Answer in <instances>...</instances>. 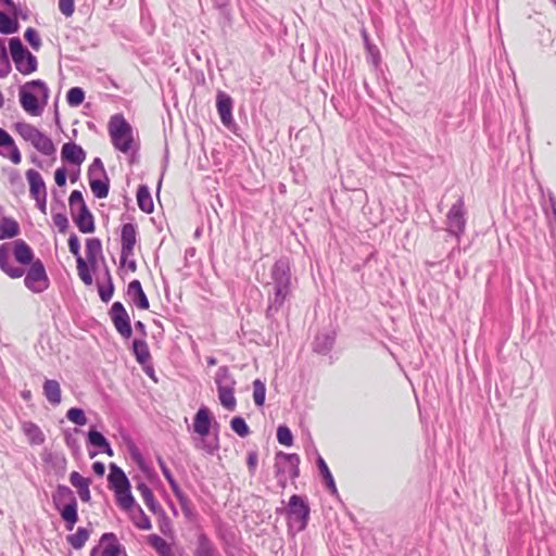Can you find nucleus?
<instances>
[{"label": "nucleus", "mask_w": 556, "mask_h": 556, "mask_svg": "<svg viewBox=\"0 0 556 556\" xmlns=\"http://www.w3.org/2000/svg\"><path fill=\"white\" fill-rule=\"evenodd\" d=\"M231 430L240 438H245L250 434V427L242 416H235L230 420Z\"/></svg>", "instance_id": "603ef678"}, {"label": "nucleus", "mask_w": 556, "mask_h": 556, "mask_svg": "<svg viewBox=\"0 0 556 556\" xmlns=\"http://www.w3.org/2000/svg\"><path fill=\"white\" fill-rule=\"evenodd\" d=\"M85 98L86 92L81 87H72L66 92V102L72 108L83 104Z\"/></svg>", "instance_id": "09e8293b"}, {"label": "nucleus", "mask_w": 556, "mask_h": 556, "mask_svg": "<svg viewBox=\"0 0 556 556\" xmlns=\"http://www.w3.org/2000/svg\"><path fill=\"white\" fill-rule=\"evenodd\" d=\"M23 433L27 437L28 442L33 445H41L45 443L46 437L42 430L33 421H24L22 424Z\"/></svg>", "instance_id": "f704fd0d"}, {"label": "nucleus", "mask_w": 556, "mask_h": 556, "mask_svg": "<svg viewBox=\"0 0 556 556\" xmlns=\"http://www.w3.org/2000/svg\"><path fill=\"white\" fill-rule=\"evenodd\" d=\"M42 460L56 478H64L67 469V460L63 453L47 452L42 455Z\"/></svg>", "instance_id": "a211bd4d"}, {"label": "nucleus", "mask_w": 556, "mask_h": 556, "mask_svg": "<svg viewBox=\"0 0 556 556\" xmlns=\"http://www.w3.org/2000/svg\"><path fill=\"white\" fill-rule=\"evenodd\" d=\"M126 296L128 298L129 303L136 306L138 309H149L150 302L143 291L140 280L134 279L128 283L126 289Z\"/></svg>", "instance_id": "f3484780"}, {"label": "nucleus", "mask_w": 556, "mask_h": 556, "mask_svg": "<svg viewBox=\"0 0 556 556\" xmlns=\"http://www.w3.org/2000/svg\"><path fill=\"white\" fill-rule=\"evenodd\" d=\"M109 476H108V482L109 488L115 492L116 490H122L125 488H131L129 479L127 478L124 470L117 466L115 463H111L109 465Z\"/></svg>", "instance_id": "b1692460"}, {"label": "nucleus", "mask_w": 556, "mask_h": 556, "mask_svg": "<svg viewBox=\"0 0 556 556\" xmlns=\"http://www.w3.org/2000/svg\"><path fill=\"white\" fill-rule=\"evenodd\" d=\"M213 422L216 428L219 427L218 422L214 420L210 408L205 405H202L193 417V431L201 437V442L197 444V447L205 451L210 455H213L219 448L217 432L215 433L213 441L206 440V437L211 432Z\"/></svg>", "instance_id": "423d86ee"}, {"label": "nucleus", "mask_w": 556, "mask_h": 556, "mask_svg": "<svg viewBox=\"0 0 556 556\" xmlns=\"http://www.w3.org/2000/svg\"><path fill=\"white\" fill-rule=\"evenodd\" d=\"M128 452L130 454V457L138 465L141 471H143L148 476H155V472L152 470L151 467L147 465L142 453L134 442H130L128 444Z\"/></svg>", "instance_id": "a18cd8bd"}, {"label": "nucleus", "mask_w": 556, "mask_h": 556, "mask_svg": "<svg viewBox=\"0 0 556 556\" xmlns=\"http://www.w3.org/2000/svg\"><path fill=\"white\" fill-rule=\"evenodd\" d=\"M277 441L279 444L290 447L294 443L292 431L287 425H279L277 428Z\"/></svg>", "instance_id": "6e6d98bb"}, {"label": "nucleus", "mask_w": 556, "mask_h": 556, "mask_svg": "<svg viewBox=\"0 0 556 556\" xmlns=\"http://www.w3.org/2000/svg\"><path fill=\"white\" fill-rule=\"evenodd\" d=\"M24 274L25 287L34 293H42L50 287L45 264L40 258L27 266Z\"/></svg>", "instance_id": "9d476101"}, {"label": "nucleus", "mask_w": 556, "mask_h": 556, "mask_svg": "<svg viewBox=\"0 0 556 556\" xmlns=\"http://www.w3.org/2000/svg\"><path fill=\"white\" fill-rule=\"evenodd\" d=\"M70 482L76 488L77 494L83 502H90L91 494L89 486L91 480L89 478L83 477L78 471H72L70 475Z\"/></svg>", "instance_id": "cd10ccee"}, {"label": "nucleus", "mask_w": 556, "mask_h": 556, "mask_svg": "<svg viewBox=\"0 0 556 556\" xmlns=\"http://www.w3.org/2000/svg\"><path fill=\"white\" fill-rule=\"evenodd\" d=\"M217 393L223 407L230 412L236 409L237 401L235 397V389L217 388Z\"/></svg>", "instance_id": "de8ad7c7"}, {"label": "nucleus", "mask_w": 556, "mask_h": 556, "mask_svg": "<svg viewBox=\"0 0 556 556\" xmlns=\"http://www.w3.org/2000/svg\"><path fill=\"white\" fill-rule=\"evenodd\" d=\"M138 514L139 519L136 520L132 518V521L135 526L140 530H150L152 529V523L150 518L147 516V514L143 511L141 506H137V509L135 510Z\"/></svg>", "instance_id": "680f3d73"}, {"label": "nucleus", "mask_w": 556, "mask_h": 556, "mask_svg": "<svg viewBox=\"0 0 556 556\" xmlns=\"http://www.w3.org/2000/svg\"><path fill=\"white\" fill-rule=\"evenodd\" d=\"M92 529L78 527L75 533L66 536V541L74 549H81L88 541Z\"/></svg>", "instance_id": "ea45409f"}, {"label": "nucleus", "mask_w": 556, "mask_h": 556, "mask_svg": "<svg viewBox=\"0 0 556 556\" xmlns=\"http://www.w3.org/2000/svg\"><path fill=\"white\" fill-rule=\"evenodd\" d=\"M110 442L102 432L98 431L96 427H91L87 432L86 443L88 447L97 448V451L89 450V457L93 458L98 453Z\"/></svg>", "instance_id": "c756f323"}, {"label": "nucleus", "mask_w": 556, "mask_h": 556, "mask_svg": "<svg viewBox=\"0 0 556 556\" xmlns=\"http://www.w3.org/2000/svg\"><path fill=\"white\" fill-rule=\"evenodd\" d=\"M253 400L257 407H263L266 400V386L261 379L253 381Z\"/></svg>", "instance_id": "864d4df0"}, {"label": "nucleus", "mask_w": 556, "mask_h": 556, "mask_svg": "<svg viewBox=\"0 0 556 556\" xmlns=\"http://www.w3.org/2000/svg\"><path fill=\"white\" fill-rule=\"evenodd\" d=\"M148 543L160 556H173L169 544L159 534H150L148 536Z\"/></svg>", "instance_id": "49530a36"}, {"label": "nucleus", "mask_w": 556, "mask_h": 556, "mask_svg": "<svg viewBox=\"0 0 556 556\" xmlns=\"http://www.w3.org/2000/svg\"><path fill=\"white\" fill-rule=\"evenodd\" d=\"M216 535L223 543L226 553H228L229 547H236L238 538L232 527H229L228 525L220 522L216 527Z\"/></svg>", "instance_id": "7c9ffc66"}, {"label": "nucleus", "mask_w": 556, "mask_h": 556, "mask_svg": "<svg viewBox=\"0 0 556 556\" xmlns=\"http://www.w3.org/2000/svg\"><path fill=\"white\" fill-rule=\"evenodd\" d=\"M76 264L80 280L86 286H91L93 283V275L98 270L99 257H87L86 261L81 257Z\"/></svg>", "instance_id": "412c9836"}, {"label": "nucleus", "mask_w": 556, "mask_h": 556, "mask_svg": "<svg viewBox=\"0 0 556 556\" xmlns=\"http://www.w3.org/2000/svg\"><path fill=\"white\" fill-rule=\"evenodd\" d=\"M31 247L23 239L0 244V270L12 279L24 276L26 266L36 262Z\"/></svg>", "instance_id": "f03ea898"}, {"label": "nucleus", "mask_w": 556, "mask_h": 556, "mask_svg": "<svg viewBox=\"0 0 556 556\" xmlns=\"http://www.w3.org/2000/svg\"><path fill=\"white\" fill-rule=\"evenodd\" d=\"M72 218L76 227L83 233H92L96 230L94 217L88 205L77 208L74 213H71Z\"/></svg>", "instance_id": "6ab92c4d"}, {"label": "nucleus", "mask_w": 556, "mask_h": 556, "mask_svg": "<svg viewBox=\"0 0 556 556\" xmlns=\"http://www.w3.org/2000/svg\"><path fill=\"white\" fill-rule=\"evenodd\" d=\"M215 383L216 388H230L235 389L236 380L233 376L230 374L228 366H220L215 375Z\"/></svg>", "instance_id": "c03bdc74"}, {"label": "nucleus", "mask_w": 556, "mask_h": 556, "mask_svg": "<svg viewBox=\"0 0 556 556\" xmlns=\"http://www.w3.org/2000/svg\"><path fill=\"white\" fill-rule=\"evenodd\" d=\"M25 176L29 185L30 198L48 195L46 182L38 170L30 168L26 170Z\"/></svg>", "instance_id": "393cba45"}, {"label": "nucleus", "mask_w": 556, "mask_h": 556, "mask_svg": "<svg viewBox=\"0 0 556 556\" xmlns=\"http://www.w3.org/2000/svg\"><path fill=\"white\" fill-rule=\"evenodd\" d=\"M283 460L286 472L289 473L291 480L296 479L300 476V456L296 453H285L279 451L276 453V462Z\"/></svg>", "instance_id": "a878e982"}, {"label": "nucleus", "mask_w": 556, "mask_h": 556, "mask_svg": "<svg viewBox=\"0 0 556 556\" xmlns=\"http://www.w3.org/2000/svg\"><path fill=\"white\" fill-rule=\"evenodd\" d=\"M59 10L65 17H71L75 12V1L59 0Z\"/></svg>", "instance_id": "338daca9"}, {"label": "nucleus", "mask_w": 556, "mask_h": 556, "mask_svg": "<svg viewBox=\"0 0 556 556\" xmlns=\"http://www.w3.org/2000/svg\"><path fill=\"white\" fill-rule=\"evenodd\" d=\"M51 500L66 530L72 531L79 520L78 502L74 491L68 485L56 484L51 494Z\"/></svg>", "instance_id": "39448f33"}, {"label": "nucleus", "mask_w": 556, "mask_h": 556, "mask_svg": "<svg viewBox=\"0 0 556 556\" xmlns=\"http://www.w3.org/2000/svg\"><path fill=\"white\" fill-rule=\"evenodd\" d=\"M31 146L46 156H53L55 160L56 148L52 139L40 130L39 136L34 140Z\"/></svg>", "instance_id": "c9c22d12"}, {"label": "nucleus", "mask_w": 556, "mask_h": 556, "mask_svg": "<svg viewBox=\"0 0 556 556\" xmlns=\"http://www.w3.org/2000/svg\"><path fill=\"white\" fill-rule=\"evenodd\" d=\"M270 278L273 292L268 294V305L265 317L269 321L270 330L279 327L276 315L283 307L285 303L292 296V273L290 261L281 256L271 266Z\"/></svg>", "instance_id": "f257e3e1"}, {"label": "nucleus", "mask_w": 556, "mask_h": 556, "mask_svg": "<svg viewBox=\"0 0 556 556\" xmlns=\"http://www.w3.org/2000/svg\"><path fill=\"white\" fill-rule=\"evenodd\" d=\"M90 189L97 199H105L110 191V179L100 157H94L87 173Z\"/></svg>", "instance_id": "1a4fd4ad"}, {"label": "nucleus", "mask_w": 556, "mask_h": 556, "mask_svg": "<svg viewBox=\"0 0 556 556\" xmlns=\"http://www.w3.org/2000/svg\"><path fill=\"white\" fill-rule=\"evenodd\" d=\"M66 418L76 426H85L88 422L86 413L80 407H71L66 412Z\"/></svg>", "instance_id": "5fc2aeb1"}, {"label": "nucleus", "mask_w": 556, "mask_h": 556, "mask_svg": "<svg viewBox=\"0 0 556 556\" xmlns=\"http://www.w3.org/2000/svg\"><path fill=\"white\" fill-rule=\"evenodd\" d=\"M275 476L278 481V485L282 489L287 485V477H286V468L282 466L280 462H276L274 465Z\"/></svg>", "instance_id": "774afa93"}, {"label": "nucleus", "mask_w": 556, "mask_h": 556, "mask_svg": "<svg viewBox=\"0 0 556 556\" xmlns=\"http://www.w3.org/2000/svg\"><path fill=\"white\" fill-rule=\"evenodd\" d=\"M100 541L102 543H106L102 549L101 556H121L122 552L124 551L116 535L112 532L103 533ZM98 549L99 547L94 546L90 552V556H97Z\"/></svg>", "instance_id": "5701e85b"}, {"label": "nucleus", "mask_w": 556, "mask_h": 556, "mask_svg": "<svg viewBox=\"0 0 556 556\" xmlns=\"http://www.w3.org/2000/svg\"><path fill=\"white\" fill-rule=\"evenodd\" d=\"M193 556H220V554L210 536L206 533L201 532L197 535Z\"/></svg>", "instance_id": "bb28decb"}, {"label": "nucleus", "mask_w": 556, "mask_h": 556, "mask_svg": "<svg viewBox=\"0 0 556 556\" xmlns=\"http://www.w3.org/2000/svg\"><path fill=\"white\" fill-rule=\"evenodd\" d=\"M289 530L295 528L296 532L304 531L309 522L311 507L306 496L293 494L289 498L286 509Z\"/></svg>", "instance_id": "0eeeda50"}, {"label": "nucleus", "mask_w": 556, "mask_h": 556, "mask_svg": "<svg viewBox=\"0 0 556 556\" xmlns=\"http://www.w3.org/2000/svg\"><path fill=\"white\" fill-rule=\"evenodd\" d=\"M137 203L139 208L147 214H150L154 211V203L150 189L144 184L139 185L137 188Z\"/></svg>", "instance_id": "4c0bfd02"}, {"label": "nucleus", "mask_w": 556, "mask_h": 556, "mask_svg": "<svg viewBox=\"0 0 556 556\" xmlns=\"http://www.w3.org/2000/svg\"><path fill=\"white\" fill-rule=\"evenodd\" d=\"M316 466L319 471L323 484L329 494L340 501V494L336 485L334 478L326 463V460L317 453Z\"/></svg>", "instance_id": "aec40b11"}, {"label": "nucleus", "mask_w": 556, "mask_h": 556, "mask_svg": "<svg viewBox=\"0 0 556 556\" xmlns=\"http://www.w3.org/2000/svg\"><path fill=\"white\" fill-rule=\"evenodd\" d=\"M20 22L9 12L0 11V34L8 36L16 34L20 30Z\"/></svg>", "instance_id": "58836bf2"}, {"label": "nucleus", "mask_w": 556, "mask_h": 556, "mask_svg": "<svg viewBox=\"0 0 556 556\" xmlns=\"http://www.w3.org/2000/svg\"><path fill=\"white\" fill-rule=\"evenodd\" d=\"M9 51L15 68L23 75H30L38 68L37 58L22 42L20 37L8 39Z\"/></svg>", "instance_id": "6e6552de"}, {"label": "nucleus", "mask_w": 556, "mask_h": 556, "mask_svg": "<svg viewBox=\"0 0 556 556\" xmlns=\"http://www.w3.org/2000/svg\"><path fill=\"white\" fill-rule=\"evenodd\" d=\"M465 202L464 198L460 197L450 208L446 215V231L455 237L457 240L465 232L466 217H465Z\"/></svg>", "instance_id": "9b49d317"}, {"label": "nucleus", "mask_w": 556, "mask_h": 556, "mask_svg": "<svg viewBox=\"0 0 556 556\" xmlns=\"http://www.w3.org/2000/svg\"><path fill=\"white\" fill-rule=\"evenodd\" d=\"M109 316L115 330L123 339L128 340L132 337L131 319L122 302L116 301L111 305Z\"/></svg>", "instance_id": "f8f14e48"}, {"label": "nucleus", "mask_w": 556, "mask_h": 556, "mask_svg": "<svg viewBox=\"0 0 556 556\" xmlns=\"http://www.w3.org/2000/svg\"><path fill=\"white\" fill-rule=\"evenodd\" d=\"M337 336V327L332 325L320 329L312 342V351L318 355H328L336 344Z\"/></svg>", "instance_id": "ddd939ff"}, {"label": "nucleus", "mask_w": 556, "mask_h": 556, "mask_svg": "<svg viewBox=\"0 0 556 556\" xmlns=\"http://www.w3.org/2000/svg\"><path fill=\"white\" fill-rule=\"evenodd\" d=\"M68 204L71 213H74L79 207H84V205H87L83 192L80 190H73L68 198Z\"/></svg>", "instance_id": "052dcab7"}, {"label": "nucleus", "mask_w": 556, "mask_h": 556, "mask_svg": "<svg viewBox=\"0 0 556 556\" xmlns=\"http://www.w3.org/2000/svg\"><path fill=\"white\" fill-rule=\"evenodd\" d=\"M114 494L116 504L125 511H134L137 509V506H139L131 493V488L116 490Z\"/></svg>", "instance_id": "72a5a7b5"}, {"label": "nucleus", "mask_w": 556, "mask_h": 556, "mask_svg": "<svg viewBox=\"0 0 556 556\" xmlns=\"http://www.w3.org/2000/svg\"><path fill=\"white\" fill-rule=\"evenodd\" d=\"M131 352L138 364L146 366L151 361V354L146 339H134Z\"/></svg>", "instance_id": "473e14b6"}, {"label": "nucleus", "mask_w": 556, "mask_h": 556, "mask_svg": "<svg viewBox=\"0 0 556 556\" xmlns=\"http://www.w3.org/2000/svg\"><path fill=\"white\" fill-rule=\"evenodd\" d=\"M547 200L542 203V208L547 216L552 231L556 229V197L553 191L547 190Z\"/></svg>", "instance_id": "37998d69"}, {"label": "nucleus", "mask_w": 556, "mask_h": 556, "mask_svg": "<svg viewBox=\"0 0 556 556\" xmlns=\"http://www.w3.org/2000/svg\"><path fill=\"white\" fill-rule=\"evenodd\" d=\"M67 244L70 252L75 256L77 263L83 256L80 254V241L76 233L70 235Z\"/></svg>", "instance_id": "0e129e2a"}, {"label": "nucleus", "mask_w": 556, "mask_h": 556, "mask_svg": "<svg viewBox=\"0 0 556 556\" xmlns=\"http://www.w3.org/2000/svg\"><path fill=\"white\" fill-rule=\"evenodd\" d=\"M5 38L0 37V78H5L12 72L9 47L5 46Z\"/></svg>", "instance_id": "79ce46f5"}, {"label": "nucleus", "mask_w": 556, "mask_h": 556, "mask_svg": "<svg viewBox=\"0 0 556 556\" xmlns=\"http://www.w3.org/2000/svg\"><path fill=\"white\" fill-rule=\"evenodd\" d=\"M109 134L113 147L122 152H131L130 164L135 163V155L138 153L139 146L135 144L132 126L126 121L123 114L111 116L109 122Z\"/></svg>", "instance_id": "20e7f679"}, {"label": "nucleus", "mask_w": 556, "mask_h": 556, "mask_svg": "<svg viewBox=\"0 0 556 556\" xmlns=\"http://www.w3.org/2000/svg\"><path fill=\"white\" fill-rule=\"evenodd\" d=\"M54 225L58 227L59 232L65 233L68 230V218L65 212H55L52 214Z\"/></svg>", "instance_id": "e2e57ef3"}, {"label": "nucleus", "mask_w": 556, "mask_h": 556, "mask_svg": "<svg viewBox=\"0 0 556 556\" xmlns=\"http://www.w3.org/2000/svg\"><path fill=\"white\" fill-rule=\"evenodd\" d=\"M50 90L42 79H33L20 87L18 100L22 109L31 116H40L48 104Z\"/></svg>", "instance_id": "7ed1b4c3"}, {"label": "nucleus", "mask_w": 556, "mask_h": 556, "mask_svg": "<svg viewBox=\"0 0 556 556\" xmlns=\"http://www.w3.org/2000/svg\"><path fill=\"white\" fill-rule=\"evenodd\" d=\"M136 243L137 225L135 223H125L121 229V266H124L126 260L134 255Z\"/></svg>", "instance_id": "2eb2a0df"}, {"label": "nucleus", "mask_w": 556, "mask_h": 556, "mask_svg": "<svg viewBox=\"0 0 556 556\" xmlns=\"http://www.w3.org/2000/svg\"><path fill=\"white\" fill-rule=\"evenodd\" d=\"M366 60L372 65L375 70H378L381 65L380 50L376 45H367Z\"/></svg>", "instance_id": "13d9d810"}, {"label": "nucleus", "mask_w": 556, "mask_h": 556, "mask_svg": "<svg viewBox=\"0 0 556 556\" xmlns=\"http://www.w3.org/2000/svg\"><path fill=\"white\" fill-rule=\"evenodd\" d=\"M136 488L140 492L148 509L156 516L165 517V510L163 509V507L161 506L159 501L155 498V496H154L152 490L149 488V485L146 482L140 480L137 482Z\"/></svg>", "instance_id": "4be33fe9"}, {"label": "nucleus", "mask_w": 556, "mask_h": 556, "mask_svg": "<svg viewBox=\"0 0 556 556\" xmlns=\"http://www.w3.org/2000/svg\"><path fill=\"white\" fill-rule=\"evenodd\" d=\"M14 130L30 144L39 136L40 130L31 124L26 122H16L14 124Z\"/></svg>", "instance_id": "a19ab883"}, {"label": "nucleus", "mask_w": 556, "mask_h": 556, "mask_svg": "<svg viewBox=\"0 0 556 556\" xmlns=\"http://www.w3.org/2000/svg\"><path fill=\"white\" fill-rule=\"evenodd\" d=\"M24 39L35 51H38L40 49L41 38L36 28H26V30L24 31Z\"/></svg>", "instance_id": "4d7b16f0"}, {"label": "nucleus", "mask_w": 556, "mask_h": 556, "mask_svg": "<svg viewBox=\"0 0 556 556\" xmlns=\"http://www.w3.org/2000/svg\"><path fill=\"white\" fill-rule=\"evenodd\" d=\"M103 271H104V280L105 286L98 283V293L102 302L108 303L113 298L115 286L113 282V278L110 271V268L104 263L103 264Z\"/></svg>", "instance_id": "e433bc0d"}, {"label": "nucleus", "mask_w": 556, "mask_h": 556, "mask_svg": "<svg viewBox=\"0 0 556 556\" xmlns=\"http://www.w3.org/2000/svg\"><path fill=\"white\" fill-rule=\"evenodd\" d=\"M14 139L12 136L3 128H0V155H4L2 148L8 150L11 146L14 147Z\"/></svg>", "instance_id": "69168bd1"}, {"label": "nucleus", "mask_w": 556, "mask_h": 556, "mask_svg": "<svg viewBox=\"0 0 556 556\" xmlns=\"http://www.w3.org/2000/svg\"><path fill=\"white\" fill-rule=\"evenodd\" d=\"M21 233V227L16 219L11 216L0 218V240L13 239Z\"/></svg>", "instance_id": "2f4dec72"}, {"label": "nucleus", "mask_w": 556, "mask_h": 556, "mask_svg": "<svg viewBox=\"0 0 556 556\" xmlns=\"http://www.w3.org/2000/svg\"><path fill=\"white\" fill-rule=\"evenodd\" d=\"M46 400L52 405L58 406L62 402V391L60 382L55 379H46L42 386Z\"/></svg>", "instance_id": "c85d7f7f"}, {"label": "nucleus", "mask_w": 556, "mask_h": 556, "mask_svg": "<svg viewBox=\"0 0 556 556\" xmlns=\"http://www.w3.org/2000/svg\"><path fill=\"white\" fill-rule=\"evenodd\" d=\"M86 257H101L102 254V242L99 238L92 237L86 240Z\"/></svg>", "instance_id": "3c124183"}, {"label": "nucleus", "mask_w": 556, "mask_h": 556, "mask_svg": "<svg viewBox=\"0 0 556 556\" xmlns=\"http://www.w3.org/2000/svg\"><path fill=\"white\" fill-rule=\"evenodd\" d=\"M174 495L180 505L184 516L187 519H192L195 516V514L188 496L182 492L181 489L174 492Z\"/></svg>", "instance_id": "8fccbe9b"}, {"label": "nucleus", "mask_w": 556, "mask_h": 556, "mask_svg": "<svg viewBox=\"0 0 556 556\" xmlns=\"http://www.w3.org/2000/svg\"><path fill=\"white\" fill-rule=\"evenodd\" d=\"M216 110L222 124L231 131H235L237 124L232 116L233 99L223 90L216 93Z\"/></svg>", "instance_id": "4468645a"}, {"label": "nucleus", "mask_w": 556, "mask_h": 556, "mask_svg": "<svg viewBox=\"0 0 556 556\" xmlns=\"http://www.w3.org/2000/svg\"><path fill=\"white\" fill-rule=\"evenodd\" d=\"M213 7L219 12L224 21L229 24L231 22V10L229 7L230 0H211Z\"/></svg>", "instance_id": "bf43d9fd"}, {"label": "nucleus", "mask_w": 556, "mask_h": 556, "mask_svg": "<svg viewBox=\"0 0 556 556\" xmlns=\"http://www.w3.org/2000/svg\"><path fill=\"white\" fill-rule=\"evenodd\" d=\"M87 156L81 146L74 141L65 142L61 149V160L64 164L80 167Z\"/></svg>", "instance_id": "dca6fc26"}]
</instances>
